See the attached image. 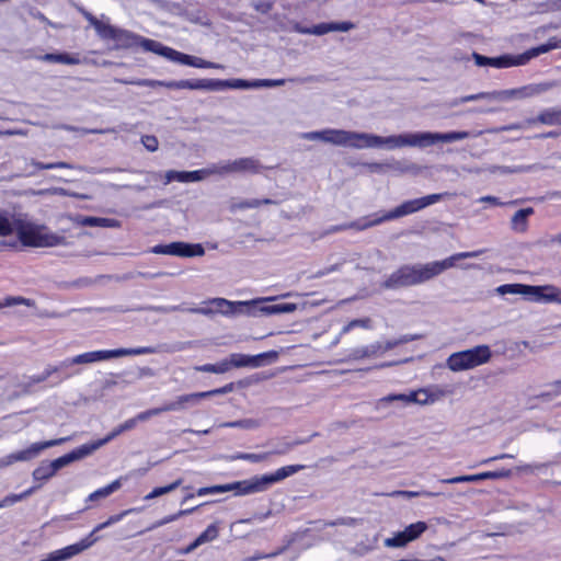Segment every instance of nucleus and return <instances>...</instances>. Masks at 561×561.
<instances>
[{"instance_id":"obj_15","label":"nucleus","mask_w":561,"mask_h":561,"mask_svg":"<svg viewBox=\"0 0 561 561\" xmlns=\"http://www.w3.org/2000/svg\"><path fill=\"white\" fill-rule=\"evenodd\" d=\"M327 142L335 145V146H343V147H351L355 149H364V134L365 133H357V131H350L344 129H333L328 128L327 129Z\"/></svg>"},{"instance_id":"obj_56","label":"nucleus","mask_w":561,"mask_h":561,"mask_svg":"<svg viewBox=\"0 0 561 561\" xmlns=\"http://www.w3.org/2000/svg\"><path fill=\"white\" fill-rule=\"evenodd\" d=\"M512 476V470L510 469H501L495 471H484L483 477L484 480H496V479H505Z\"/></svg>"},{"instance_id":"obj_62","label":"nucleus","mask_w":561,"mask_h":561,"mask_svg":"<svg viewBox=\"0 0 561 561\" xmlns=\"http://www.w3.org/2000/svg\"><path fill=\"white\" fill-rule=\"evenodd\" d=\"M332 32H348L355 27L352 22H331Z\"/></svg>"},{"instance_id":"obj_16","label":"nucleus","mask_w":561,"mask_h":561,"mask_svg":"<svg viewBox=\"0 0 561 561\" xmlns=\"http://www.w3.org/2000/svg\"><path fill=\"white\" fill-rule=\"evenodd\" d=\"M136 511H137V508H128L118 514L110 516L105 522L96 525L93 528V530L85 538H83L79 542L69 545L68 547H75L78 549V551L76 552V556L81 553L82 551L90 548L99 540V537H95L96 533L121 522L125 516H127L128 514L136 512Z\"/></svg>"},{"instance_id":"obj_47","label":"nucleus","mask_w":561,"mask_h":561,"mask_svg":"<svg viewBox=\"0 0 561 561\" xmlns=\"http://www.w3.org/2000/svg\"><path fill=\"white\" fill-rule=\"evenodd\" d=\"M439 494H440L439 492H431V491L398 490V491H392V492L388 493V496H391V497L403 496V497L412 499V497H417V496L434 497V496H438Z\"/></svg>"},{"instance_id":"obj_6","label":"nucleus","mask_w":561,"mask_h":561,"mask_svg":"<svg viewBox=\"0 0 561 561\" xmlns=\"http://www.w3.org/2000/svg\"><path fill=\"white\" fill-rule=\"evenodd\" d=\"M271 299L272 298H256V299H253L250 301H230L225 298H211V299L204 301L203 304L205 306H203V307L185 309L180 306H173V307H170L169 310L170 311H178V310L188 311L192 313H198V314H204V316L221 313L224 316L230 317V316L243 313V309L245 307H249V305H251V304L261 302V301L271 300Z\"/></svg>"},{"instance_id":"obj_53","label":"nucleus","mask_w":561,"mask_h":561,"mask_svg":"<svg viewBox=\"0 0 561 561\" xmlns=\"http://www.w3.org/2000/svg\"><path fill=\"white\" fill-rule=\"evenodd\" d=\"M65 369V367H60V364L58 366H47L41 374L34 375L31 377V381L33 383H39L45 380H47L53 374L57 373L58 370Z\"/></svg>"},{"instance_id":"obj_23","label":"nucleus","mask_w":561,"mask_h":561,"mask_svg":"<svg viewBox=\"0 0 561 561\" xmlns=\"http://www.w3.org/2000/svg\"><path fill=\"white\" fill-rule=\"evenodd\" d=\"M267 356H276L275 352L262 353L259 355L250 356L244 354L234 353L227 359L231 367H259L262 365V359Z\"/></svg>"},{"instance_id":"obj_13","label":"nucleus","mask_w":561,"mask_h":561,"mask_svg":"<svg viewBox=\"0 0 561 561\" xmlns=\"http://www.w3.org/2000/svg\"><path fill=\"white\" fill-rule=\"evenodd\" d=\"M100 38L103 41H113L115 43V48L117 49L136 47L140 41L139 35L130 31L116 27L111 23H108Z\"/></svg>"},{"instance_id":"obj_61","label":"nucleus","mask_w":561,"mask_h":561,"mask_svg":"<svg viewBox=\"0 0 561 561\" xmlns=\"http://www.w3.org/2000/svg\"><path fill=\"white\" fill-rule=\"evenodd\" d=\"M141 142L145 146V148L151 152L156 151L159 146L157 137L151 136V135L142 136Z\"/></svg>"},{"instance_id":"obj_14","label":"nucleus","mask_w":561,"mask_h":561,"mask_svg":"<svg viewBox=\"0 0 561 561\" xmlns=\"http://www.w3.org/2000/svg\"><path fill=\"white\" fill-rule=\"evenodd\" d=\"M68 439H69L68 437H62V438H58V439H51V440H46V442H41V443H34V444H32L26 449H23V450H20V451H16V453L8 455L1 461V463L3 466H9V465H11L13 462H16V461H27V460H31V459L35 458L36 456H38L39 453L43 451L44 449L53 447V446L60 445V444L67 442Z\"/></svg>"},{"instance_id":"obj_34","label":"nucleus","mask_w":561,"mask_h":561,"mask_svg":"<svg viewBox=\"0 0 561 561\" xmlns=\"http://www.w3.org/2000/svg\"><path fill=\"white\" fill-rule=\"evenodd\" d=\"M185 85L188 90L218 91V79H191Z\"/></svg>"},{"instance_id":"obj_22","label":"nucleus","mask_w":561,"mask_h":561,"mask_svg":"<svg viewBox=\"0 0 561 561\" xmlns=\"http://www.w3.org/2000/svg\"><path fill=\"white\" fill-rule=\"evenodd\" d=\"M138 46H140L146 51L154 53L174 62L176 61L179 51L171 47L164 46L158 41L140 36Z\"/></svg>"},{"instance_id":"obj_21","label":"nucleus","mask_w":561,"mask_h":561,"mask_svg":"<svg viewBox=\"0 0 561 561\" xmlns=\"http://www.w3.org/2000/svg\"><path fill=\"white\" fill-rule=\"evenodd\" d=\"M211 165L195 170V171H168L165 174V182L170 183L172 181H178L181 183H187V182H197L206 179L207 176L213 175Z\"/></svg>"},{"instance_id":"obj_51","label":"nucleus","mask_w":561,"mask_h":561,"mask_svg":"<svg viewBox=\"0 0 561 561\" xmlns=\"http://www.w3.org/2000/svg\"><path fill=\"white\" fill-rule=\"evenodd\" d=\"M547 390L538 394L539 399L552 400L561 394V379L547 386Z\"/></svg>"},{"instance_id":"obj_7","label":"nucleus","mask_w":561,"mask_h":561,"mask_svg":"<svg viewBox=\"0 0 561 561\" xmlns=\"http://www.w3.org/2000/svg\"><path fill=\"white\" fill-rule=\"evenodd\" d=\"M491 357L492 351L490 346L482 344L450 354L446 365L451 371L469 370L489 363Z\"/></svg>"},{"instance_id":"obj_58","label":"nucleus","mask_w":561,"mask_h":561,"mask_svg":"<svg viewBox=\"0 0 561 561\" xmlns=\"http://www.w3.org/2000/svg\"><path fill=\"white\" fill-rule=\"evenodd\" d=\"M260 206H261V202H257V198H253V199L243 201L240 203H234L230 206V209L232 211H234L237 209L257 208Z\"/></svg>"},{"instance_id":"obj_49","label":"nucleus","mask_w":561,"mask_h":561,"mask_svg":"<svg viewBox=\"0 0 561 561\" xmlns=\"http://www.w3.org/2000/svg\"><path fill=\"white\" fill-rule=\"evenodd\" d=\"M219 535V528L217 524H210L207 528L198 535L196 540L202 545L215 540Z\"/></svg>"},{"instance_id":"obj_55","label":"nucleus","mask_w":561,"mask_h":561,"mask_svg":"<svg viewBox=\"0 0 561 561\" xmlns=\"http://www.w3.org/2000/svg\"><path fill=\"white\" fill-rule=\"evenodd\" d=\"M357 327L364 328V329H370V319L366 318V319L352 320L342 329V333L346 334L351 330H353L354 328H357Z\"/></svg>"},{"instance_id":"obj_63","label":"nucleus","mask_w":561,"mask_h":561,"mask_svg":"<svg viewBox=\"0 0 561 561\" xmlns=\"http://www.w3.org/2000/svg\"><path fill=\"white\" fill-rule=\"evenodd\" d=\"M16 305L30 306V302H28V299H25L23 297H8L4 302L0 301V308L9 307V306H16Z\"/></svg>"},{"instance_id":"obj_46","label":"nucleus","mask_w":561,"mask_h":561,"mask_svg":"<svg viewBox=\"0 0 561 561\" xmlns=\"http://www.w3.org/2000/svg\"><path fill=\"white\" fill-rule=\"evenodd\" d=\"M484 480L483 472L476 474L458 476L454 478L440 479L439 482L444 484H456L462 482H478Z\"/></svg>"},{"instance_id":"obj_9","label":"nucleus","mask_w":561,"mask_h":561,"mask_svg":"<svg viewBox=\"0 0 561 561\" xmlns=\"http://www.w3.org/2000/svg\"><path fill=\"white\" fill-rule=\"evenodd\" d=\"M226 388L214 389L209 391L195 392L178 397L175 401L163 404L162 407L152 408L142 411L136 415L138 422H144L152 416L159 415L163 412L181 410L185 403L196 402L199 399L208 398L215 394L225 393Z\"/></svg>"},{"instance_id":"obj_8","label":"nucleus","mask_w":561,"mask_h":561,"mask_svg":"<svg viewBox=\"0 0 561 561\" xmlns=\"http://www.w3.org/2000/svg\"><path fill=\"white\" fill-rule=\"evenodd\" d=\"M18 238L26 247L44 248L56 247L62 243L64 238L48 232L45 228L32 224H21L18 227Z\"/></svg>"},{"instance_id":"obj_28","label":"nucleus","mask_w":561,"mask_h":561,"mask_svg":"<svg viewBox=\"0 0 561 561\" xmlns=\"http://www.w3.org/2000/svg\"><path fill=\"white\" fill-rule=\"evenodd\" d=\"M535 213L534 208L527 207L517 210L511 220V228L515 232H525L528 229V217Z\"/></svg>"},{"instance_id":"obj_30","label":"nucleus","mask_w":561,"mask_h":561,"mask_svg":"<svg viewBox=\"0 0 561 561\" xmlns=\"http://www.w3.org/2000/svg\"><path fill=\"white\" fill-rule=\"evenodd\" d=\"M41 60L47 61V62H57V64H65V65H79L82 62L79 54H68V53H58V54H45L39 58Z\"/></svg>"},{"instance_id":"obj_42","label":"nucleus","mask_w":561,"mask_h":561,"mask_svg":"<svg viewBox=\"0 0 561 561\" xmlns=\"http://www.w3.org/2000/svg\"><path fill=\"white\" fill-rule=\"evenodd\" d=\"M195 370L202 371V373H211V374H225L228 370H230V364L227 359L221 360L216 364H205L201 366H196Z\"/></svg>"},{"instance_id":"obj_20","label":"nucleus","mask_w":561,"mask_h":561,"mask_svg":"<svg viewBox=\"0 0 561 561\" xmlns=\"http://www.w3.org/2000/svg\"><path fill=\"white\" fill-rule=\"evenodd\" d=\"M529 290H526L524 296L535 302H553L560 295V289L554 285L533 286L527 285Z\"/></svg>"},{"instance_id":"obj_31","label":"nucleus","mask_w":561,"mask_h":561,"mask_svg":"<svg viewBox=\"0 0 561 561\" xmlns=\"http://www.w3.org/2000/svg\"><path fill=\"white\" fill-rule=\"evenodd\" d=\"M78 222L81 226H85V227H104V228L119 227V221L114 218L84 216V217H80Z\"/></svg>"},{"instance_id":"obj_37","label":"nucleus","mask_w":561,"mask_h":561,"mask_svg":"<svg viewBox=\"0 0 561 561\" xmlns=\"http://www.w3.org/2000/svg\"><path fill=\"white\" fill-rule=\"evenodd\" d=\"M537 122L545 125H561V110L548 108L542 111L536 118Z\"/></svg>"},{"instance_id":"obj_26","label":"nucleus","mask_w":561,"mask_h":561,"mask_svg":"<svg viewBox=\"0 0 561 561\" xmlns=\"http://www.w3.org/2000/svg\"><path fill=\"white\" fill-rule=\"evenodd\" d=\"M175 62L185 65V66H190V67H195V68H205V69L211 68V69H221V70L225 68V66L221 64L207 61L199 57L187 55V54H184L181 51H179Z\"/></svg>"},{"instance_id":"obj_57","label":"nucleus","mask_w":561,"mask_h":561,"mask_svg":"<svg viewBox=\"0 0 561 561\" xmlns=\"http://www.w3.org/2000/svg\"><path fill=\"white\" fill-rule=\"evenodd\" d=\"M285 81V79H256L254 80V89L278 87L283 85Z\"/></svg>"},{"instance_id":"obj_52","label":"nucleus","mask_w":561,"mask_h":561,"mask_svg":"<svg viewBox=\"0 0 561 561\" xmlns=\"http://www.w3.org/2000/svg\"><path fill=\"white\" fill-rule=\"evenodd\" d=\"M409 542H411L410 539H408V537L404 535V531L402 530L394 534L393 537L387 538L385 540V546L389 548H401L408 545Z\"/></svg>"},{"instance_id":"obj_40","label":"nucleus","mask_w":561,"mask_h":561,"mask_svg":"<svg viewBox=\"0 0 561 561\" xmlns=\"http://www.w3.org/2000/svg\"><path fill=\"white\" fill-rule=\"evenodd\" d=\"M78 551L75 547H65L50 552L45 559L39 561H65L76 556Z\"/></svg>"},{"instance_id":"obj_29","label":"nucleus","mask_w":561,"mask_h":561,"mask_svg":"<svg viewBox=\"0 0 561 561\" xmlns=\"http://www.w3.org/2000/svg\"><path fill=\"white\" fill-rule=\"evenodd\" d=\"M539 168L536 164L530 165H514V167H506V165H488L484 171H486L490 174H512V173H525V172H531L535 170H538Z\"/></svg>"},{"instance_id":"obj_3","label":"nucleus","mask_w":561,"mask_h":561,"mask_svg":"<svg viewBox=\"0 0 561 561\" xmlns=\"http://www.w3.org/2000/svg\"><path fill=\"white\" fill-rule=\"evenodd\" d=\"M457 194L450 192L437 193L426 195L420 198L405 201L396 208L386 211L383 214H371L365 217H362L355 221H352L346 225L339 226L334 229V231L354 229L357 231L366 230L368 228L378 226L385 221H390L393 219H398L411 214H414L419 210L424 209L427 206L436 204L445 198H453Z\"/></svg>"},{"instance_id":"obj_44","label":"nucleus","mask_w":561,"mask_h":561,"mask_svg":"<svg viewBox=\"0 0 561 561\" xmlns=\"http://www.w3.org/2000/svg\"><path fill=\"white\" fill-rule=\"evenodd\" d=\"M181 484H182V479H178L168 485L154 488L150 493H148L145 496V500L149 501V500L162 496L164 494H168V493L174 491L175 489H178Z\"/></svg>"},{"instance_id":"obj_60","label":"nucleus","mask_w":561,"mask_h":561,"mask_svg":"<svg viewBox=\"0 0 561 561\" xmlns=\"http://www.w3.org/2000/svg\"><path fill=\"white\" fill-rule=\"evenodd\" d=\"M180 517L178 516V512L168 516H164L163 518L154 522L151 526L147 528V530H153L156 528L162 527L169 523L175 522Z\"/></svg>"},{"instance_id":"obj_50","label":"nucleus","mask_w":561,"mask_h":561,"mask_svg":"<svg viewBox=\"0 0 561 561\" xmlns=\"http://www.w3.org/2000/svg\"><path fill=\"white\" fill-rule=\"evenodd\" d=\"M310 438L307 439H297L294 442H286L283 443L279 447L268 450V453H272V456H280L288 454L295 446L309 443Z\"/></svg>"},{"instance_id":"obj_33","label":"nucleus","mask_w":561,"mask_h":561,"mask_svg":"<svg viewBox=\"0 0 561 561\" xmlns=\"http://www.w3.org/2000/svg\"><path fill=\"white\" fill-rule=\"evenodd\" d=\"M79 11L83 15V18L89 22V24L94 27L98 36L101 37V34H103L104 30L110 23V19L105 15H101V19H98L92 13L82 8L79 9Z\"/></svg>"},{"instance_id":"obj_36","label":"nucleus","mask_w":561,"mask_h":561,"mask_svg":"<svg viewBox=\"0 0 561 561\" xmlns=\"http://www.w3.org/2000/svg\"><path fill=\"white\" fill-rule=\"evenodd\" d=\"M294 31L299 34H310V35H324L327 33L332 32L331 22L330 23H320L313 25L311 27L301 26L300 24H296L294 26Z\"/></svg>"},{"instance_id":"obj_1","label":"nucleus","mask_w":561,"mask_h":561,"mask_svg":"<svg viewBox=\"0 0 561 561\" xmlns=\"http://www.w3.org/2000/svg\"><path fill=\"white\" fill-rule=\"evenodd\" d=\"M483 252L484 250L460 252L443 261H435L426 264L403 265L391 273L381 286L386 289H397L417 285L432 279L448 268H451L456 261L478 257Z\"/></svg>"},{"instance_id":"obj_27","label":"nucleus","mask_w":561,"mask_h":561,"mask_svg":"<svg viewBox=\"0 0 561 561\" xmlns=\"http://www.w3.org/2000/svg\"><path fill=\"white\" fill-rule=\"evenodd\" d=\"M380 342L350 350L346 360H360L380 355Z\"/></svg>"},{"instance_id":"obj_54","label":"nucleus","mask_w":561,"mask_h":561,"mask_svg":"<svg viewBox=\"0 0 561 561\" xmlns=\"http://www.w3.org/2000/svg\"><path fill=\"white\" fill-rule=\"evenodd\" d=\"M13 230V224L10 220L8 213L0 211V237L9 236Z\"/></svg>"},{"instance_id":"obj_11","label":"nucleus","mask_w":561,"mask_h":561,"mask_svg":"<svg viewBox=\"0 0 561 561\" xmlns=\"http://www.w3.org/2000/svg\"><path fill=\"white\" fill-rule=\"evenodd\" d=\"M552 83H531L516 89L492 92V100L508 101L514 99H527L539 95L552 88Z\"/></svg>"},{"instance_id":"obj_10","label":"nucleus","mask_w":561,"mask_h":561,"mask_svg":"<svg viewBox=\"0 0 561 561\" xmlns=\"http://www.w3.org/2000/svg\"><path fill=\"white\" fill-rule=\"evenodd\" d=\"M263 167L260 161L253 157L239 158L232 161H221L211 164L213 175L225 176L233 173L257 174Z\"/></svg>"},{"instance_id":"obj_39","label":"nucleus","mask_w":561,"mask_h":561,"mask_svg":"<svg viewBox=\"0 0 561 561\" xmlns=\"http://www.w3.org/2000/svg\"><path fill=\"white\" fill-rule=\"evenodd\" d=\"M262 425V422L256 419H243L231 422L220 423L219 427H230V428H243V430H255Z\"/></svg>"},{"instance_id":"obj_43","label":"nucleus","mask_w":561,"mask_h":561,"mask_svg":"<svg viewBox=\"0 0 561 561\" xmlns=\"http://www.w3.org/2000/svg\"><path fill=\"white\" fill-rule=\"evenodd\" d=\"M530 288L527 287L525 284H504L499 287H496L495 291L499 295H525L526 290H529Z\"/></svg>"},{"instance_id":"obj_2","label":"nucleus","mask_w":561,"mask_h":561,"mask_svg":"<svg viewBox=\"0 0 561 561\" xmlns=\"http://www.w3.org/2000/svg\"><path fill=\"white\" fill-rule=\"evenodd\" d=\"M483 131L474 134L467 130L448 131V133H432V131H417L401 135H393L381 137L373 134H364L365 148H379L387 147L388 149L416 147L427 148L436 145L437 142H453L462 140L469 137H476Z\"/></svg>"},{"instance_id":"obj_45","label":"nucleus","mask_w":561,"mask_h":561,"mask_svg":"<svg viewBox=\"0 0 561 561\" xmlns=\"http://www.w3.org/2000/svg\"><path fill=\"white\" fill-rule=\"evenodd\" d=\"M428 528L427 524L425 522H416L414 524H411L407 526L403 531L404 535L410 539V541H413L421 537V535Z\"/></svg>"},{"instance_id":"obj_48","label":"nucleus","mask_w":561,"mask_h":561,"mask_svg":"<svg viewBox=\"0 0 561 561\" xmlns=\"http://www.w3.org/2000/svg\"><path fill=\"white\" fill-rule=\"evenodd\" d=\"M270 457H272V453L264 451V453H240L237 456H234L233 458L256 463V462L265 461Z\"/></svg>"},{"instance_id":"obj_41","label":"nucleus","mask_w":561,"mask_h":561,"mask_svg":"<svg viewBox=\"0 0 561 561\" xmlns=\"http://www.w3.org/2000/svg\"><path fill=\"white\" fill-rule=\"evenodd\" d=\"M41 485L32 486L20 494H9L0 501V508L12 506L33 494Z\"/></svg>"},{"instance_id":"obj_24","label":"nucleus","mask_w":561,"mask_h":561,"mask_svg":"<svg viewBox=\"0 0 561 561\" xmlns=\"http://www.w3.org/2000/svg\"><path fill=\"white\" fill-rule=\"evenodd\" d=\"M65 466L66 463L61 457L53 461H44L33 471V479L35 481L45 482L55 476V473Z\"/></svg>"},{"instance_id":"obj_19","label":"nucleus","mask_w":561,"mask_h":561,"mask_svg":"<svg viewBox=\"0 0 561 561\" xmlns=\"http://www.w3.org/2000/svg\"><path fill=\"white\" fill-rule=\"evenodd\" d=\"M154 353H157V350L153 346L94 351L96 362L107 360L111 358H117L123 356L148 355Z\"/></svg>"},{"instance_id":"obj_35","label":"nucleus","mask_w":561,"mask_h":561,"mask_svg":"<svg viewBox=\"0 0 561 561\" xmlns=\"http://www.w3.org/2000/svg\"><path fill=\"white\" fill-rule=\"evenodd\" d=\"M93 363H96L94 351L82 353L70 358H66L62 362H60V367H65L66 369L72 365H83Z\"/></svg>"},{"instance_id":"obj_17","label":"nucleus","mask_w":561,"mask_h":561,"mask_svg":"<svg viewBox=\"0 0 561 561\" xmlns=\"http://www.w3.org/2000/svg\"><path fill=\"white\" fill-rule=\"evenodd\" d=\"M272 299L270 301H274L276 297H271ZM268 300L255 302L249 305V307H245L243 309V313L252 317L257 316H272V314H279V313H291L297 310V305L294 302H282V304H274V305H267V306H261L255 307L259 304L267 302Z\"/></svg>"},{"instance_id":"obj_38","label":"nucleus","mask_w":561,"mask_h":561,"mask_svg":"<svg viewBox=\"0 0 561 561\" xmlns=\"http://www.w3.org/2000/svg\"><path fill=\"white\" fill-rule=\"evenodd\" d=\"M226 89H254V80L248 81L243 79H218V91Z\"/></svg>"},{"instance_id":"obj_59","label":"nucleus","mask_w":561,"mask_h":561,"mask_svg":"<svg viewBox=\"0 0 561 561\" xmlns=\"http://www.w3.org/2000/svg\"><path fill=\"white\" fill-rule=\"evenodd\" d=\"M327 129H323V130H318V131H308V133H304L301 134V138L304 139H307V140H321V141H324L327 142Z\"/></svg>"},{"instance_id":"obj_25","label":"nucleus","mask_w":561,"mask_h":561,"mask_svg":"<svg viewBox=\"0 0 561 561\" xmlns=\"http://www.w3.org/2000/svg\"><path fill=\"white\" fill-rule=\"evenodd\" d=\"M102 446H103V444H101V440L98 439L95 442H92V443L79 446L78 448L71 450L70 453L61 456V458H62V460L65 461V463L67 466L70 462H73L76 460H80V459L91 455L92 453H94L95 450L101 448Z\"/></svg>"},{"instance_id":"obj_12","label":"nucleus","mask_w":561,"mask_h":561,"mask_svg":"<svg viewBox=\"0 0 561 561\" xmlns=\"http://www.w3.org/2000/svg\"><path fill=\"white\" fill-rule=\"evenodd\" d=\"M152 253L156 254H165V255H174L181 257H193V256H202L205 253L202 244L196 243H186L182 241L171 242L169 244H158L152 248Z\"/></svg>"},{"instance_id":"obj_32","label":"nucleus","mask_w":561,"mask_h":561,"mask_svg":"<svg viewBox=\"0 0 561 561\" xmlns=\"http://www.w3.org/2000/svg\"><path fill=\"white\" fill-rule=\"evenodd\" d=\"M122 481L123 478H118L111 482L110 484L95 490L94 492L89 494V496L87 497V502H93L110 496L122 486Z\"/></svg>"},{"instance_id":"obj_18","label":"nucleus","mask_w":561,"mask_h":561,"mask_svg":"<svg viewBox=\"0 0 561 561\" xmlns=\"http://www.w3.org/2000/svg\"><path fill=\"white\" fill-rule=\"evenodd\" d=\"M438 394L430 391L428 389H419L410 393L389 394L380 399L381 402L402 401L405 404H430L437 400Z\"/></svg>"},{"instance_id":"obj_4","label":"nucleus","mask_w":561,"mask_h":561,"mask_svg":"<svg viewBox=\"0 0 561 561\" xmlns=\"http://www.w3.org/2000/svg\"><path fill=\"white\" fill-rule=\"evenodd\" d=\"M561 48V38L552 37L547 43L537 47H533L519 55H501L497 57H486L478 53L472 54V58L479 67H493L497 69L511 68L516 66H524L530 59L538 57L541 54L549 53L550 50Z\"/></svg>"},{"instance_id":"obj_5","label":"nucleus","mask_w":561,"mask_h":561,"mask_svg":"<svg viewBox=\"0 0 561 561\" xmlns=\"http://www.w3.org/2000/svg\"><path fill=\"white\" fill-rule=\"evenodd\" d=\"M304 469V465H289L278 468L272 473L255 476L248 480L227 483V486L229 488V492H234L236 495L259 493L267 490L272 484L280 482Z\"/></svg>"},{"instance_id":"obj_64","label":"nucleus","mask_w":561,"mask_h":561,"mask_svg":"<svg viewBox=\"0 0 561 561\" xmlns=\"http://www.w3.org/2000/svg\"><path fill=\"white\" fill-rule=\"evenodd\" d=\"M482 99L492 100V92H480L477 94H469L466 96H461L460 102L467 103V102L478 101V100H482Z\"/></svg>"}]
</instances>
